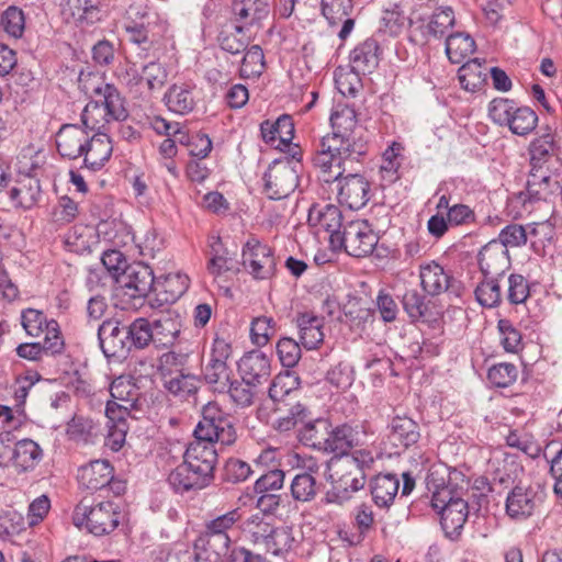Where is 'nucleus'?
I'll return each mask as SVG.
<instances>
[{
    "instance_id": "41",
    "label": "nucleus",
    "mask_w": 562,
    "mask_h": 562,
    "mask_svg": "<svg viewBox=\"0 0 562 562\" xmlns=\"http://www.w3.org/2000/svg\"><path fill=\"white\" fill-rule=\"evenodd\" d=\"M458 78L463 89L475 91L486 79L485 67L477 58L471 59L459 68Z\"/></svg>"
},
{
    "instance_id": "29",
    "label": "nucleus",
    "mask_w": 562,
    "mask_h": 562,
    "mask_svg": "<svg viewBox=\"0 0 562 562\" xmlns=\"http://www.w3.org/2000/svg\"><path fill=\"white\" fill-rule=\"evenodd\" d=\"M400 480L392 473H380L370 481V492L374 504L389 508L398 493Z\"/></svg>"
},
{
    "instance_id": "1",
    "label": "nucleus",
    "mask_w": 562,
    "mask_h": 562,
    "mask_svg": "<svg viewBox=\"0 0 562 562\" xmlns=\"http://www.w3.org/2000/svg\"><path fill=\"white\" fill-rule=\"evenodd\" d=\"M333 133L321 140L313 165L324 182H333L347 171L348 161H359L367 155L368 144L362 138L353 110L342 109L330 115Z\"/></svg>"
},
{
    "instance_id": "11",
    "label": "nucleus",
    "mask_w": 562,
    "mask_h": 562,
    "mask_svg": "<svg viewBox=\"0 0 562 562\" xmlns=\"http://www.w3.org/2000/svg\"><path fill=\"white\" fill-rule=\"evenodd\" d=\"M127 327L119 319L104 321L98 328L100 348L106 358L123 359L130 352Z\"/></svg>"
},
{
    "instance_id": "33",
    "label": "nucleus",
    "mask_w": 562,
    "mask_h": 562,
    "mask_svg": "<svg viewBox=\"0 0 562 562\" xmlns=\"http://www.w3.org/2000/svg\"><path fill=\"white\" fill-rule=\"evenodd\" d=\"M535 494L530 488L516 485L506 498V513L514 519H525L535 509Z\"/></svg>"
},
{
    "instance_id": "45",
    "label": "nucleus",
    "mask_w": 562,
    "mask_h": 562,
    "mask_svg": "<svg viewBox=\"0 0 562 562\" xmlns=\"http://www.w3.org/2000/svg\"><path fill=\"white\" fill-rule=\"evenodd\" d=\"M0 25L8 36L21 38L25 30L24 12L15 5L8 7L1 14Z\"/></svg>"
},
{
    "instance_id": "39",
    "label": "nucleus",
    "mask_w": 562,
    "mask_h": 562,
    "mask_svg": "<svg viewBox=\"0 0 562 562\" xmlns=\"http://www.w3.org/2000/svg\"><path fill=\"white\" fill-rule=\"evenodd\" d=\"M475 49V42L464 33L450 34L446 40V54L452 64H460Z\"/></svg>"
},
{
    "instance_id": "32",
    "label": "nucleus",
    "mask_w": 562,
    "mask_h": 562,
    "mask_svg": "<svg viewBox=\"0 0 562 562\" xmlns=\"http://www.w3.org/2000/svg\"><path fill=\"white\" fill-rule=\"evenodd\" d=\"M92 91L94 93V99H92V101L101 103L102 109L114 120L123 121L127 117L124 99L113 85L101 83L95 86Z\"/></svg>"
},
{
    "instance_id": "12",
    "label": "nucleus",
    "mask_w": 562,
    "mask_h": 562,
    "mask_svg": "<svg viewBox=\"0 0 562 562\" xmlns=\"http://www.w3.org/2000/svg\"><path fill=\"white\" fill-rule=\"evenodd\" d=\"M214 472L183 461L168 476L170 486L177 493L202 490L211 484Z\"/></svg>"
},
{
    "instance_id": "30",
    "label": "nucleus",
    "mask_w": 562,
    "mask_h": 562,
    "mask_svg": "<svg viewBox=\"0 0 562 562\" xmlns=\"http://www.w3.org/2000/svg\"><path fill=\"white\" fill-rule=\"evenodd\" d=\"M209 256L207 271L210 274L218 277L235 269L236 252H231L224 246L220 236H211L209 238Z\"/></svg>"
},
{
    "instance_id": "37",
    "label": "nucleus",
    "mask_w": 562,
    "mask_h": 562,
    "mask_svg": "<svg viewBox=\"0 0 562 562\" xmlns=\"http://www.w3.org/2000/svg\"><path fill=\"white\" fill-rule=\"evenodd\" d=\"M247 526L256 541H263L274 553L285 549L279 547L280 538H286V532L283 528H276L258 516L248 520Z\"/></svg>"
},
{
    "instance_id": "17",
    "label": "nucleus",
    "mask_w": 562,
    "mask_h": 562,
    "mask_svg": "<svg viewBox=\"0 0 562 562\" xmlns=\"http://www.w3.org/2000/svg\"><path fill=\"white\" fill-rule=\"evenodd\" d=\"M389 439L395 447L408 449L420 439V426L407 415H395L389 424Z\"/></svg>"
},
{
    "instance_id": "62",
    "label": "nucleus",
    "mask_w": 562,
    "mask_h": 562,
    "mask_svg": "<svg viewBox=\"0 0 562 562\" xmlns=\"http://www.w3.org/2000/svg\"><path fill=\"white\" fill-rule=\"evenodd\" d=\"M277 353L283 367L293 368L301 359V347L293 338L283 337L277 344Z\"/></svg>"
},
{
    "instance_id": "14",
    "label": "nucleus",
    "mask_w": 562,
    "mask_h": 562,
    "mask_svg": "<svg viewBox=\"0 0 562 562\" xmlns=\"http://www.w3.org/2000/svg\"><path fill=\"white\" fill-rule=\"evenodd\" d=\"M89 136V132L77 124L63 125L55 138L58 154L70 160L81 158Z\"/></svg>"
},
{
    "instance_id": "4",
    "label": "nucleus",
    "mask_w": 562,
    "mask_h": 562,
    "mask_svg": "<svg viewBox=\"0 0 562 562\" xmlns=\"http://www.w3.org/2000/svg\"><path fill=\"white\" fill-rule=\"evenodd\" d=\"M373 464V453L368 449H356L350 454L333 458L328 468L334 490L349 494L362 490L367 482L366 472Z\"/></svg>"
},
{
    "instance_id": "61",
    "label": "nucleus",
    "mask_w": 562,
    "mask_h": 562,
    "mask_svg": "<svg viewBox=\"0 0 562 562\" xmlns=\"http://www.w3.org/2000/svg\"><path fill=\"white\" fill-rule=\"evenodd\" d=\"M45 337L40 346L43 347L46 356L59 355L64 351L65 342L60 333L58 323L55 319H49L47 328L44 329Z\"/></svg>"
},
{
    "instance_id": "25",
    "label": "nucleus",
    "mask_w": 562,
    "mask_h": 562,
    "mask_svg": "<svg viewBox=\"0 0 562 562\" xmlns=\"http://www.w3.org/2000/svg\"><path fill=\"white\" fill-rule=\"evenodd\" d=\"M262 139L276 148L288 145L294 137V123L290 115L283 114L277 121H263L260 124Z\"/></svg>"
},
{
    "instance_id": "64",
    "label": "nucleus",
    "mask_w": 562,
    "mask_h": 562,
    "mask_svg": "<svg viewBox=\"0 0 562 562\" xmlns=\"http://www.w3.org/2000/svg\"><path fill=\"white\" fill-rule=\"evenodd\" d=\"M454 24V14L450 7H441L436 11L429 23L428 31L435 37H442Z\"/></svg>"
},
{
    "instance_id": "47",
    "label": "nucleus",
    "mask_w": 562,
    "mask_h": 562,
    "mask_svg": "<svg viewBox=\"0 0 562 562\" xmlns=\"http://www.w3.org/2000/svg\"><path fill=\"white\" fill-rule=\"evenodd\" d=\"M110 394L111 401L139 409L138 389L124 378H117L111 383Z\"/></svg>"
},
{
    "instance_id": "58",
    "label": "nucleus",
    "mask_w": 562,
    "mask_h": 562,
    "mask_svg": "<svg viewBox=\"0 0 562 562\" xmlns=\"http://www.w3.org/2000/svg\"><path fill=\"white\" fill-rule=\"evenodd\" d=\"M518 376V370L515 364L502 362L494 364L487 372L488 381L496 387H507L512 385Z\"/></svg>"
},
{
    "instance_id": "3",
    "label": "nucleus",
    "mask_w": 562,
    "mask_h": 562,
    "mask_svg": "<svg viewBox=\"0 0 562 562\" xmlns=\"http://www.w3.org/2000/svg\"><path fill=\"white\" fill-rule=\"evenodd\" d=\"M299 378L286 372L276 376L269 387V397L274 402L276 412L279 414L276 420L279 431H289L308 417L307 407L299 400Z\"/></svg>"
},
{
    "instance_id": "34",
    "label": "nucleus",
    "mask_w": 562,
    "mask_h": 562,
    "mask_svg": "<svg viewBox=\"0 0 562 562\" xmlns=\"http://www.w3.org/2000/svg\"><path fill=\"white\" fill-rule=\"evenodd\" d=\"M194 86L189 83H175L165 94L167 108L177 114H188L195 106Z\"/></svg>"
},
{
    "instance_id": "51",
    "label": "nucleus",
    "mask_w": 562,
    "mask_h": 562,
    "mask_svg": "<svg viewBox=\"0 0 562 562\" xmlns=\"http://www.w3.org/2000/svg\"><path fill=\"white\" fill-rule=\"evenodd\" d=\"M154 341L160 345L172 344L180 333V324L169 315H164L153 322Z\"/></svg>"
},
{
    "instance_id": "56",
    "label": "nucleus",
    "mask_w": 562,
    "mask_h": 562,
    "mask_svg": "<svg viewBox=\"0 0 562 562\" xmlns=\"http://www.w3.org/2000/svg\"><path fill=\"white\" fill-rule=\"evenodd\" d=\"M404 311L413 322L424 319L428 313V305L425 302V296L417 290H407L402 299Z\"/></svg>"
},
{
    "instance_id": "6",
    "label": "nucleus",
    "mask_w": 562,
    "mask_h": 562,
    "mask_svg": "<svg viewBox=\"0 0 562 562\" xmlns=\"http://www.w3.org/2000/svg\"><path fill=\"white\" fill-rule=\"evenodd\" d=\"M379 236L373 232L368 221L357 220L344 225L341 234L333 237V248L344 249L348 255L362 258L374 250Z\"/></svg>"
},
{
    "instance_id": "5",
    "label": "nucleus",
    "mask_w": 562,
    "mask_h": 562,
    "mask_svg": "<svg viewBox=\"0 0 562 562\" xmlns=\"http://www.w3.org/2000/svg\"><path fill=\"white\" fill-rule=\"evenodd\" d=\"M124 519L121 506L114 502H100L88 505L81 501L74 509L72 522L78 528L102 537L112 533Z\"/></svg>"
},
{
    "instance_id": "15",
    "label": "nucleus",
    "mask_w": 562,
    "mask_h": 562,
    "mask_svg": "<svg viewBox=\"0 0 562 562\" xmlns=\"http://www.w3.org/2000/svg\"><path fill=\"white\" fill-rule=\"evenodd\" d=\"M479 265L484 277L501 278L510 267L508 250L497 240H492L480 250Z\"/></svg>"
},
{
    "instance_id": "42",
    "label": "nucleus",
    "mask_w": 562,
    "mask_h": 562,
    "mask_svg": "<svg viewBox=\"0 0 562 562\" xmlns=\"http://www.w3.org/2000/svg\"><path fill=\"white\" fill-rule=\"evenodd\" d=\"M498 279L497 277H484L476 285L474 294L483 307L493 308L502 303L503 295Z\"/></svg>"
},
{
    "instance_id": "28",
    "label": "nucleus",
    "mask_w": 562,
    "mask_h": 562,
    "mask_svg": "<svg viewBox=\"0 0 562 562\" xmlns=\"http://www.w3.org/2000/svg\"><path fill=\"white\" fill-rule=\"evenodd\" d=\"M312 467L307 471L295 474L290 484L291 497L297 503H312L318 496L323 483L317 481Z\"/></svg>"
},
{
    "instance_id": "16",
    "label": "nucleus",
    "mask_w": 562,
    "mask_h": 562,
    "mask_svg": "<svg viewBox=\"0 0 562 562\" xmlns=\"http://www.w3.org/2000/svg\"><path fill=\"white\" fill-rule=\"evenodd\" d=\"M238 371L244 381L262 384L268 381L271 373L270 360L262 351L252 350L241 357Z\"/></svg>"
},
{
    "instance_id": "21",
    "label": "nucleus",
    "mask_w": 562,
    "mask_h": 562,
    "mask_svg": "<svg viewBox=\"0 0 562 562\" xmlns=\"http://www.w3.org/2000/svg\"><path fill=\"white\" fill-rule=\"evenodd\" d=\"M295 324L299 329L300 341L307 350L318 348L324 341V318L313 312H301L296 314Z\"/></svg>"
},
{
    "instance_id": "57",
    "label": "nucleus",
    "mask_w": 562,
    "mask_h": 562,
    "mask_svg": "<svg viewBox=\"0 0 562 562\" xmlns=\"http://www.w3.org/2000/svg\"><path fill=\"white\" fill-rule=\"evenodd\" d=\"M167 79V69L160 63L150 61L143 67L138 81L145 82L148 90L155 91L160 90L166 85Z\"/></svg>"
},
{
    "instance_id": "2",
    "label": "nucleus",
    "mask_w": 562,
    "mask_h": 562,
    "mask_svg": "<svg viewBox=\"0 0 562 562\" xmlns=\"http://www.w3.org/2000/svg\"><path fill=\"white\" fill-rule=\"evenodd\" d=\"M459 479L464 482L462 473L445 467L431 468L426 476L431 505L440 509L441 528L451 540L461 535L469 515L468 502L462 498L463 486L453 483Z\"/></svg>"
},
{
    "instance_id": "9",
    "label": "nucleus",
    "mask_w": 562,
    "mask_h": 562,
    "mask_svg": "<svg viewBox=\"0 0 562 562\" xmlns=\"http://www.w3.org/2000/svg\"><path fill=\"white\" fill-rule=\"evenodd\" d=\"M243 265L257 280L270 279L276 271L272 249L259 239L250 237L243 247Z\"/></svg>"
},
{
    "instance_id": "13",
    "label": "nucleus",
    "mask_w": 562,
    "mask_h": 562,
    "mask_svg": "<svg viewBox=\"0 0 562 562\" xmlns=\"http://www.w3.org/2000/svg\"><path fill=\"white\" fill-rule=\"evenodd\" d=\"M116 283L126 289L131 297L146 296L155 285V277L153 269L143 262H134L130 265L120 277Z\"/></svg>"
},
{
    "instance_id": "49",
    "label": "nucleus",
    "mask_w": 562,
    "mask_h": 562,
    "mask_svg": "<svg viewBox=\"0 0 562 562\" xmlns=\"http://www.w3.org/2000/svg\"><path fill=\"white\" fill-rule=\"evenodd\" d=\"M8 194L13 206L31 209L40 195V183L37 180H30L29 186L13 187Z\"/></svg>"
},
{
    "instance_id": "44",
    "label": "nucleus",
    "mask_w": 562,
    "mask_h": 562,
    "mask_svg": "<svg viewBox=\"0 0 562 562\" xmlns=\"http://www.w3.org/2000/svg\"><path fill=\"white\" fill-rule=\"evenodd\" d=\"M165 387L176 396L187 398L198 391L199 380L190 373L180 372L164 379Z\"/></svg>"
},
{
    "instance_id": "24",
    "label": "nucleus",
    "mask_w": 562,
    "mask_h": 562,
    "mask_svg": "<svg viewBox=\"0 0 562 562\" xmlns=\"http://www.w3.org/2000/svg\"><path fill=\"white\" fill-rule=\"evenodd\" d=\"M308 223L329 233L331 245L334 235L341 234L344 229L341 211L334 204L313 205L308 212Z\"/></svg>"
},
{
    "instance_id": "27",
    "label": "nucleus",
    "mask_w": 562,
    "mask_h": 562,
    "mask_svg": "<svg viewBox=\"0 0 562 562\" xmlns=\"http://www.w3.org/2000/svg\"><path fill=\"white\" fill-rule=\"evenodd\" d=\"M43 459V449L32 439H22L14 443L11 467L18 473L33 471Z\"/></svg>"
},
{
    "instance_id": "10",
    "label": "nucleus",
    "mask_w": 562,
    "mask_h": 562,
    "mask_svg": "<svg viewBox=\"0 0 562 562\" xmlns=\"http://www.w3.org/2000/svg\"><path fill=\"white\" fill-rule=\"evenodd\" d=\"M337 199L341 205L350 210H360L370 200L371 184L360 173H342L337 180Z\"/></svg>"
},
{
    "instance_id": "59",
    "label": "nucleus",
    "mask_w": 562,
    "mask_h": 562,
    "mask_svg": "<svg viewBox=\"0 0 562 562\" xmlns=\"http://www.w3.org/2000/svg\"><path fill=\"white\" fill-rule=\"evenodd\" d=\"M189 355L184 352L167 351L159 358V370L164 379L184 372V366L187 364Z\"/></svg>"
},
{
    "instance_id": "40",
    "label": "nucleus",
    "mask_w": 562,
    "mask_h": 562,
    "mask_svg": "<svg viewBox=\"0 0 562 562\" xmlns=\"http://www.w3.org/2000/svg\"><path fill=\"white\" fill-rule=\"evenodd\" d=\"M560 218L554 214L543 221L532 222L528 224V236L531 238V246L544 247L546 241H552L555 236V228L559 225Z\"/></svg>"
},
{
    "instance_id": "38",
    "label": "nucleus",
    "mask_w": 562,
    "mask_h": 562,
    "mask_svg": "<svg viewBox=\"0 0 562 562\" xmlns=\"http://www.w3.org/2000/svg\"><path fill=\"white\" fill-rule=\"evenodd\" d=\"M183 461L214 472L217 463V451L214 446L194 438L183 454Z\"/></svg>"
},
{
    "instance_id": "54",
    "label": "nucleus",
    "mask_w": 562,
    "mask_h": 562,
    "mask_svg": "<svg viewBox=\"0 0 562 562\" xmlns=\"http://www.w3.org/2000/svg\"><path fill=\"white\" fill-rule=\"evenodd\" d=\"M206 383L214 385L215 390L223 391L229 382V368L227 362L209 359L203 370Z\"/></svg>"
},
{
    "instance_id": "55",
    "label": "nucleus",
    "mask_w": 562,
    "mask_h": 562,
    "mask_svg": "<svg viewBox=\"0 0 562 562\" xmlns=\"http://www.w3.org/2000/svg\"><path fill=\"white\" fill-rule=\"evenodd\" d=\"M352 10L353 0H322V13L330 25H337L350 16Z\"/></svg>"
},
{
    "instance_id": "22",
    "label": "nucleus",
    "mask_w": 562,
    "mask_h": 562,
    "mask_svg": "<svg viewBox=\"0 0 562 562\" xmlns=\"http://www.w3.org/2000/svg\"><path fill=\"white\" fill-rule=\"evenodd\" d=\"M419 278L423 290L431 296L439 295L445 291L457 293L453 290L450 276L436 261L420 265Z\"/></svg>"
},
{
    "instance_id": "52",
    "label": "nucleus",
    "mask_w": 562,
    "mask_h": 562,
    "mask_svg": "<svg viewBox=\"0 0 562 562\" xmlns=\"http://www.w3.org/2000/svg\"><path fill=\"white\" fill-rule=\"evenodd\" d=\"M265 69V55L259 45L250 46L241 60L240 76L244 78L259 77Z\"/></svg>"
},
{
    "instance_id": "63",
    "label": "nucleus",
    "mask_w": 562,
    "mask_h": 562,
    "mask_svg": "<svg viewBox=\"0 0 562 562\" xmlns=\"http://www.w3.org/2000/svg\"><path fill=\"white\" fill-rule=\"evenodd\" d=\"M276 333V322L272 317L260 316L252 321L250 327L251 340L257 346H265Z\"/></svg>"
},
{
    "instance_id": "7",
    "label": "nucleus",
    "mask_w": 562,
    "mask_h": 562,
    "mask_svg": "<svg viewBox=\"0 0 562 562\" xmlns=\"http://www.w3.org/2000/svg\"><path fill=\"white\" fill-rule=\"evenodd\" d=\"M236 429L233 417L216 406L206 407L203 417L194 429V438L214 446L216 442L229 446L236 440Z\"/></svg>"
},
{
    "instance_id": "43",
    "label": "nucleus",
    "mask_w": 562,
    "mask_h": 562,
    "mask_svg": "<svg viewBox=\"0 0 562 562\" xmlns=\"http://www.w3.org/2000/svg\"><path fill=\"white\" fill-rule=\"evenodd\" d=\"M81 121L86 128L100 134L103 133L108 124L115 120L102 109L101 103L91 100L82 111Z\"/></svg>"
},
{
    "instance_id": "26",
    "label": "nucleus",
    "mask_w": 562,
    "mask_h": 562,
    "mask_svg": "<svg viewBox=\"0 0 562 562\" xmlns=\"http://www.w3.org/2000/svg\"><path fill=\"white\" fill-rule=\"evenodd\" d=\"M113 467L108 460H94L79 469V483L87 490H103L112 479Z\"/></svg>"
},
{
    "instance_id": "19",
    "label": "nucleus",
    "mask_w": 562,
    "mask_h": 562,
    "mask_svg": "<svg viewBox=\"0 0 562 562\" xmlns=\"http://www.w3.org/2000/svg\"><path fill=\"white\" fill-rule=\"evenodd\" d=\"M381 49L375 38L369 37L350 53V65L357 75L371 74L380 63Z\"/></svg>"
},
{
    "instance_id": "23",
    "label": "nucleus",
    "mask_w": 562,
    "mask_h": 562,
    "mask_svg": "<svg viewBox=\"0 0 562 562\" xmlns=\"http://www.w3.org/2000/svg\"><path fill=\"white\" fill-rule=\"evenodd\" d=\"M82 153L83 167L90 170H99L110 159L113 146L105 133H94L89 136L88 144Z\"/></svg>"
},
{
    "instance_id": "60",
    "label": "nucleus",
    "mask_w": 562,
    "mask_h": 562,
    "mask_svg": "<svg viewBox=\"0 0 562 562\" xmlns=\"http://www.w3.org/2000/svg\"><path fill=\"white\" fill-rule=\"evenodd\" d=\"M251 473L252 470L247 462L231 458L225 462L222 479L224 482L238 484L245 482Z\"/></svg>"
},
{
    "instance_id": "36",
    "label": "nucleus",
    "mask_w": 562,
    "mask_h": 562,
    "mask_svg": "<svg viewBox=\"0 0 562 562\" xmlns=\"http://www.w3.org/2000/svg\"><path fill=\"white\" fill-rule=\"evenodd\" d=\"M560 140L552 132H547L535 138L530 146V165L544 166L552 156H560Z\"/></svg>"
},
{
    "instance_id": "48",
    "label": "nucleus",
    "mask_w": 562,
    "mask_h": 562,
    "mask_svg": "<svg viewBox=\"0 0 562 562\" xmlns=\"http://www.w3.org/2000/svg\"><path fill=\"white\" fill-rule=\"evenodd\" d=\"M245 29L243 25L236 24L233 31L222 32L218 38L221 48L232 55L245 52L250 44L249 36L244 33Z\"/></svg>"
},
{
    "instance_id": "46",
    "label": "nucleus",
    "mask_w": 562,
    "mask_h": 562,
    "mask_svg": "<svg viewBox=\"0 0 562 562\" xmlns=\"http://www.w3.org/2000/svg\"><path fill=\"white\" fill-rule=\"evenodd\" d=\"M537 122L538 116L533 110L528 106H516L506 126L509 127L512 133L524 136L535 130Z\"/></svg>"
},
{
    "instance_id": "18",
    "label": "nucleus",
    "mask_w": 562,
    "mask_h": 562,
    "mask_svg": "<svg viewBox=\"0 0 562 562\" xmlns=\"http://www.w3.org/2000/svg\"><path fill=\"white\" fill-rule=\"evenodd\" d=\"M270 0H234V21L246 29L259 25L269 15Z\"/></svg>"
},
{
    "instance_id": "53",
    "label": "nucleus",
    "mask_w": 562,
    "mask_h": 562,
    "mask_svg": "<svg viewBox=\"0 0 562 562\" xmlns=\"http://www.w3.org/2000/svg\"><path fill=\"white\" fill-rule=\"evenodd\" d=\"M45 156L42 150H36L33 146L23 148L18 157V171L29 178L36 176L37 170L43 166Z\"/></svg>"
},
{
    "instance_id": "20",
    "label": "nucleus",
    "mask_w": 562,
    "mask_h": 562,
    "mask_svg": "<svg viewBox=\"0 0 562 562\" xmlns=\"http://www.w3.org/2000/svg\"><path fill=\"white\" fill-rule=\"evenodd\" d=\"M362 427L348 423L331 426L327 452L339 456L350 454L351 450L360 445Z\"/></svg>"
},
{
    "instance_id": "8",
    "label": "nucleus",
    "mask_w": 562,
    "mask_h": 562,
    "mask_svg": "<svg viewBox=\"0 0 562 562\" xmlns=\"http://www.w3.org/2000/svg\"><path fill=\"white\" fill-rule=\"evenodd\" d=\"M265 192L271 200L289 196L299 184L297 162L288 158L273 160L263 176Z\"/></svg>"
},
{
    "instance_id": "31",
    "label": "nucleus",
    "mask_w": 562,
    "mask_h": 562,
    "mask_svg": "<svg viewBox=\"0 0 562 562\" xmlns=\"http://www.w3.org/2000/svg\"><path fill=\"white\" fill-rule=\"evenodd\" d=\"M331 423L326 418L307 422L299 431L300 441L307 447L327 452L330 439Z\"/></svg>"
},
{
    "instance_id": "35",
    "label": "nucleus",
    "mask_w": 562,
    "mask_h": 562,
    "mask_svg": "<svg viewBox=\"0 0 562 562\" xmlns=\"http://www.w3.org/2000/svg\"><path fill=\"white\" fill-rule=\"evenodd\" d=\"M190 279L187 274L177 272L167 274L162 281L155 280L154 291L165 303L177 302L189 289Z\"/></svg>"
},
{
    "instance_id": "50",
    "label": "nucleus",
    "mask_w": 562,
    "mask_h": 562,
    "mask_svg": "<svg viewBox=\"0 0 562 562\" xmlns=\"http://www.w3.org/2000/svg\"><path fill=\"white\" fill-rule=\"evenodd\" d=\"M130 348L143 349L154 341L153 323L146 318L135 319L127 328Z\"/></svg>"
}]
</instances>
